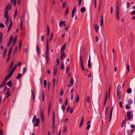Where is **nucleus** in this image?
<instances>
[{
	"instance_id": "obj_1",
	"label": "nucleus",
	"mask_w": 135,
	"mask_h": 135,
	"mask_svg": "<svg viewBox=\"0 0 135 135\" xmlns=\"http://www.w3.org/2000/svg\"><path fill=\"white\" fill-rule=\"evenodd\" d=\"M46 52L45 55L46 59V64L48 65L49 64V58L48 54H49V40L47 39L46 42Z\"/></svg>"
},
{
	"instance_id": "obj_2",
	"label": "nucleus",
	"mask_w": 135,
	"mask_h": 135,
	"mask_svg": "<svg viewBox=\"0 0 135 135\" xmlns=\"http://www.w3.org/2000/svg\"><path fill=\"white\" fill-rule=\"evenodd\" d=\"M119 1L118 0L117 2V3H116V17H117V18L118 20L119 19Z\"/></svg>"
},
{
	"instance_id": "obj_3",
	"label": "nucleus",
	"mask_w": 135,
	"mask_h": 135,
	"mask_svg": "<svg viewBox=\"0 0 135 135\" xmlns=\"http://www.w3.org/2000/svg\"><path fill=\"white\" fill-rule=\"evenodd\" d=\"M83 57L81 55L80 56V65L81 66V68L82 70H85V69L84 68L83 66Z\"/></svg>"
},
{
	"instance_id": "obj_4",
	"label": "nucleus",
	"mask_w": 135,
	"mask_h": 135,
	"mask_svg": "<svg viewBox=\"0 0 135 135\" xmlns=\"http://www.w3.org/2000/svg\"><path fill=\"white\" fill-rule=\"evenodd\" d=\"M40 120V119L39 118L36 119H33V118L32 122L33 123H35L36 121V123H35L34 125L35 126H39L38 123H39Z\"/></svg>"
},
{
	"instance_id": "obj_5",
	"label": "nucleus",
	"mask_w": 135,
	"mask_h": 135,
	"mask_svg": "<svg viewBox=\"0 0 135 135\" xmlns=\"http://www.w3.org/2000/svg\"><path fill=\"white\" fill-rule=\"evenodd\" d=\"M76 7H74L72 11V18H73L74 16L75 15L76 12Z\"/></svg>"
},
{
	"instance_id": "obj_6",
	"label": "nucleus",
	"mask_w": 135,
	"mask_h": 135,
	"mask_svg": "<svg viewBox=\"0 0 135 135\" xmlns=\"http://www.w3.org/2000/svg\"><path fill=\"white\" fill-rule=\"evenodd\" d=\"M57 67L55 66H54V69L53 71V74L54 76H55L56 75L57 73Z\"/></svg>"
},
{
	"instance_id": "obj_7",
	"label": "nucleus",
	"mask_w": 135,
	"mask_h": 135,
	"mask_svg": "<svg viewBox=\"0 0 135 135\" xmlns=\"http://www.w3.org/2000/svg\"><path fill=\"white\" fill-rule=\"evenodd\" d=\"M4 17L5 18H9V16L8 15V12L6 10H5L4 12Z\"/></svg>"
},
{
	"instance_id": "obj_8",
	"label": "nucleus",
	"mask_w": 135,
	"mask_h": 135,
	"mask_svg": "<svg viewBox=\"0 0 135 135\" xmlns=\"http://www.w3.org/2000/svg\"><path fill=\"white\" fill-rule=\"evenodd\" d=\"M11 8L12 5L10 3H9L6 6L5 8V10L7 11H10L11 9Z\"/></svg>"
},
{
	"instance_id": "obj_9",
	"label": "nucleus",
	"mask_w": 135,
	"mask_h": 135,
	"mask_svg": "<svg viewBox=\"0 0 135 135\" xmlns=\"http://www.w3.org/2000/svg\"><path fill=\"white\" fill-rule=\"evenodd\" d=\"M62 54H61L60 57L61 59L62 60H63V59L65 58L66 56V54L65 52H63Z\"/></svg>"
},
{
	"instance_id": "obj_10",
	"label": "nucleus",
	"mask_w": 135,
	"mask_h": 135,
	"mask_svg": "<svg viewBox=\"0 0 135 135\" xmlns=\"http://www.w3.org/2000/svg\"><path fill=\"white\" fill-rule=\"evenodd\" d=\"M10 24H9V26L8 27V31H7V32H9V31H10V30H11V29L12 26V21L11 19H10Z\"/></svg>"
},
{
	"instance_id": "obj_11",
	"label": "nucleus",
	"mask_w": 135,
	"mask_h": 135,
	"mask_svg": "<svg viewBox=\"0 0 135 135\" xmlns=\"http://www.w3.org/2000/svg\"><path fill=\"white\" fill-rule=\"evenodd\" d=\"M127 120H130L131 118V113L130 112H128L127 113Z\"/></svg>"
},
{
	"instance_id": "obj_12",
	"label": "nucleus",
	"mask_w": 135,
	"mask_h": 135,
	"mask_svg": "<svg viewBox=\"0 0 135 135\" xmlns=\"http://www.w3.org/2000/svg\"><path fill=\"white\" fill-rule=\"evenodd\" d=\"M100 25L101 26L103 25V15H101V18L100 20Z\"/></svg>"
},
{
	"instance_id": "obj_13",
	"label": "nucleus",
	"mask_w": 135,
	"mask_h": 135,
	"mask_svg": "<svg viewBox=\"0 0 135 135\" xmlns=\"http://www.w3.org/2000/svg\"><path fill=\"white\" fill-rule=\"evenodd\" d=\"M17 68V65H15L13 67V68L12 70L10 71V72L12 74H13L14 71H15V70Z\"/></svg>"
},
{
	"instance_id": "obj_14",
	"label": "nucleus",
	"mask_w": 135,
	"mask_h": 135,
	"mask_svg": "<svg viewBox=\"0 0 135 135\" xmlns=\"http://www.w3.org/2000/svg\"><path fill=\"white\" fill-rule=\"evenodd\" d=\"M3 41V34L2 32H0V44H1Z\"/></svg>"
},
{
	"instance_id": "obj_15",
	"label": "nucleus",
	"mask_w": 135,
	"mask_h": 135,
	"mask_svg": "<svg viewBox=\"0 0 135 135\" xmlns=\"http://www.w3.org/2000/svg\"><path fill=\"white\" fill-rule=\"evenodd\" d=\"M66 47V44L65 43L63 45L62 47L61 48V52L62 53V52H64V51L65 50Z\"/></svg>"
},
{
	"instance_id": "obj_16",
	"label": "nucleus",
	"mask_w": 135,
	"mask_h": 135,
	"mask_svg": "<svg viewBox=\"0 0 135 135\" xmlns=\"http://www.w3.org/2000/svg\"><path fill=\"white\" fill-rule=\"evenodd\" d=\"M52 120V122H55V114L54 111L53 112Z\"/></svg>"
},
{
	"instance_id": "obj_17",
	"label": "nucleus",
	"mask_w": 135,
	"mask_h": 135,
	"mask_svg": "<svg viewBox=\"0 0 135 135\" xmlns=\"http://www.w3.org/2000/svg\"><path fill=\"white\" fill-rule=\"evenodd\" d=\"M31 93H32V95H31V98H33V100H34L35 99V95L34 94V92L33 90L31 89Z\"/></svg>"
},
{
	"instance_id": "obj_18",
	"label": "nucleus",
	"mask_w": 135,
	"mask_h": 135,
	"mask_svg": "<svg viewBox=\"0 0 135 135\" xmlns=\"http://www.w3.org/2000/svg\"><path fill=\"white\" fill-rule=\"evenodd\" d=\"M12 80H10L7 83V85L9 87H10L12 85Z\"/></svg>"
},
{
	"instance_id": "obj_19",
	"label": "nucleus",
	"mask_w": 135,
	"mask_h": 135,
	"mask_svg": "<svg viewBox=\"0 0 135 135\" xmlns=\"http://www.w3.org/2000/svg\"><path fill=\"white\" fill-rule=\"evenodd\" d=\"M12 75L13 74H12L10 72L9 73L8 75L5 77L6 79H9L10 78V76H12Z\"/></svg>"
},
{
	"instance_id": "obj_20",
	"label": "nucleus",
	"mask_w": 135,
	"mask_h": 135,
	"mask_svg": "<svg viewBox=\"0 0 135 135\" xmlns=\"http://www.w3.org/2000/svg\"><path fill=\"white\" fill-rule=\"evenodd\" d=\"M36 50L37 54L38 56H39L40 54V49L38 45L36 46Z\"/></svg>"
},
{
	"instance_id": "obj_21",
	"label": "nucleus",
	"mask_w": 135,
	"mask_h": 135,
	"mask_svg": "<svg viewBox=\"0 0 135 135\" xmlns=\"http://www.w3.org/2000/svg\"><path fill=\"white\" fill-rule=\"evenodd\" d=\"M22 41L21 40H20L19 42V49L20 50H21V46H22Z\"/></svg>"
},
{
	"instance_id": "obj_22",
	"label": "nucleus",
	"mask_w": 135,
	"mask_h": 135,
	"mask_svg": "<svg viewBox=\"0 0 135 135\" xmlns=\"http://www.w3.org/2000/svg\"><path fill=\"white\" fill-rule=\"evenodd\" d=\"M94 29H95L96 32H97L99 30V26L98 25H95L94 26Z\"/></svg>"
},
{
	"instance_id": "obj_23",
	"label": "nucleus",
	"mask_w": 135,
	"mask_h": 135,
	"mask_svg": "<svg viewBox=\"0 0 135 135\" xmlns=\"http://www.w3.org/2000/svg\"><path fill=\"white\" fill-rule=\"evenodd\" d=\"M17 36H16L15 38L14 39V41H13V43H12V47H13L15 45V44L16 43V41L17 40Z\"/></svg>"
},
{
	"instance_id": "obj_24",
	"label": "nucleus",
	"mask_w": 135,
	"mask_h": 135,
	"mask_svg": "<svg viewBox=\"0 0 135 135\" xmlns=\"http://www.w3.org/2000/svg\"><path fill=\"white\" fill-rule=\"evenodd\" d=\"M44 93L45 92L44 91H43L42 93V99L43 102H44V99H45V96H44Z\"/></svg>"
},
{
	"instance_id": "obj_25",
	"label": "nucleus",
	"mask_w": 135,
	"mask_h": 135,
	"mask_svg": "<svg viewBox=\"0 0 135 135\" xmlns=\"http://www.w3.org/2000/svg\"><path fill=\"white\" fill-rule=\"evenodd\" d=\"M11 3L12 4H13L14 3V6H16V0H10Z\"/></svg>"
},
{
	"instance_id": "obj_26",
	"label": "nucleus",
	"mask_w": 135,
	"mask_h": 135,
	"mask_svg": "<svg viewBox=\"0 0 135 135\" xmlns=\"http://www.w3.org/2000/svg\"><path fill=\"white\" fill-rule=\"evenodd\" d=\"M65 21H61L59 22V26L60 27L62 26V24H63L64 23H65Z\"/></svg>"
},
{
	"instance_id": "obj_27",
	"label": "nucleus",
	"mask_w": 135,
	"mask_h": 135,
	"mask_svg": "<svg viewBox=\"0 0 135 135\" xmlns=\"http://www.w3.org/2000/svg\"><path fill=\"white\" fill-rule=\"evenodd\" d=\"M120 93H117V96L118 99L119 100L121 99V95L119 94Z\"/></svg>"
},
{
	"instance_id": "obj_28",
	"label": "nucleus",
	"mask_w": 135,
	"mask_h": 135,
	"mask_svg": "<svg viewBox=\"0 0 135 135\" xmlns=\"http://www.w3.org/2000/svg\"><path fill=\"white\" fill-rule=\"evenodd\" d=\"M40 116L41 117H43L44 116V113L43 112V109L42 108H41L40 109Z\"/></svg>"
},
{
	"instance_id": "obj_29",
	"label": "nucleus",
	"mask_w": 135,
	"mask_h": 135,
	"mask_svg": "<svg viewBox=\"0 0 135 135\" xmlns=\"http://www.w3.org/2000/svg\"><path fill=\"white\" fill-rule=\"evenodd\" d=\"M107 96H108V91L107 92V93L106 94V96L105 98L104 102V106L105 105V104L106 103L107 99Z\"/></svg>"
},
{
	"instance_id": "obj_30",
	"label": "nucleus",
	"mask_w": 135,
	"mask_h": 135,
	"mask_svg": "<svg viewBox=\"0 0 135 135\" xmlns=\"http://www.w3.org/2000/svg\"><path fill=\"white\" fill-rule=\"evenodd\" d=\"M13 63H14V61H12L10 65V66L9 67V70H10L12 68V66H13Z\"/></svg>"
},
{
	"instance_id": "obj_31",
	"label": "nucleus",
	"mask_w": 135,
	"mask_h": 135,
	"mask_svg": "<svg viewBox=\"0 0 135 135\" xmlns=\"http://www.w3.org/2000/svg\"><path fill=\"white\" fill-rule=\"evenodd\" d=\"M86 11V9L85 7H83L82 8L80 9V11L81 12L84 13Z\"/></svg>"
},
{
	"instance_id": "obj_32",
	"label": "nucleus",
	"mask_w": 135,
	"mask_h": 135,
	"mask_svg": "<svg viewBox=\"0 0 135 135\" xmlns=\"http://www.w3.org/2000/svg\"><path fill=\"white\" fill-rule=\"evenodd\" d=\"M9 22V18L6 19V21L5 25L6 26H7L8 25V24Z\"/></svg>"
},
{
	"instance_id": "obj_33",
	"label": "nucleus",
	"mask_w": 135,
	"mask_h": 135,
	"mask_svg": "<svg viewBox=\"0 0 135 135\" xmlns=\"http://www.w3.org/2000/svg\"><path fill=\"white\" fill-rule=\"evenodd\" d=\"M67 4L66 2H64L63 3L62 6V8H65V6H67Z\"/></svg>"
},
{
	"instance_id": "obj_34",
	"label": "nucleus",
	"mask_w": 135,
	"mask_h": 135,
	"mask_svg": "<svg viewBox=\"0 0 135 135\" xmlns=\"http://www.w3.org/2000/svg\"><path fill=\"white\" fill-rule=\"evenodd\" d=\"M70 86H72L73 84V78H71L70 80Z\"/></svg>"
},
{
	"instance_id": "obj_35",
	"label": "nucleus",
	"mask_w": 135,
	"mask_h": 135,
	"mask_svg": "<svg viewBox=\"0 0 135 135\" xmlns=\"http://www.w3.org/2000/svg\"><path fill=\"white\" fill-rule=\"evenodd\" d=\"M20 30H22V20L21 18V19H20Z\"/></svg>"
},
{
	"instance_id": "obj_36",
	"label": "nucleus",
	"mask_w": 135,
	"mask_h": 135,
	"mask_svg": "<svg viewBox=\"0 0 135 135\" xmlns=\"http://www.w3.org/2000/svg\"><path fill=\"white\" fill-rule=\"evenodd\" d=\"M69 8H67L66 10L65 11V15H67L69 13Z\"/></svg>"
},
{
	"instance_id": "obj_37",
	"label": "nucleus",
	"mask_w": 135,
	"mask_h": 135,
	"mask_svg": "<svg viewBox=\"0 0 135 135\" xmlns=\"http://www.w3.org/2000/svg\"><path fill=\"white\" fill-rule=\"evenodd\" d=\"M18 49V47L16 46L15 48V49L14 50V51L13 52V54L14 55H15V54L16 53V52H17V50Z\"/></svg>"
},
{
	"instance_id": "obj_38",
	"label": "nucleus",
	"mask_w": 135,
	"mask_h": 135,
	"mask_svg": "<svg viewBox=\"0 0 135 135\" xmlns=\"http://www.w3.org/2000/svg\"><path fill=\"white\" fill-rule=\"evenodd\" d=\"M113 107L112 108V109L111 111L110 112V116L109 122H110V121L111 120V119L112 117V110H113Z\"/></svg>"
},
{
	"instance_id": "obj_39",
	"label": "nucleus",
	"mask_w": 135,
	"mask_h": 135,
	"mask_svg": "<svg viewBox=\"0 0 135 135\" xmlns=\"http://www.w3.org/2000/svg\"><path fill=\"white\" fill-rule=\"evenodd\" d=\"M79 95H78L77 94V95L76 97V103H78L79 102Z\"/></svg>"
},
{
	"instance_id": "obj_40",
	"label": "nucleus",
	"mask_w": 135,
	"mask_h": 135,
	"mask_svg": "<svg viewBox=\"0 0 135 135\" xmlns=\"http://www.w3.org/2000/svg\"><path fill=\"white\" fill-rule=\"evenodd\" d=\"M64 69V64L62 63L60 66V69L61 70H63Z\"/></svg>"
},
{
	"instance_id": "obj_41",
	"label": "nucleus",
	"mask_w": 135,
	"mask_h": 135,
	"mask_svg": "<svg viewBox=\"0 0 135 135\" xmlns=\"http://www.w3.org/2000/svg\"><path fill=\"white\" fill-rule=\"evenodd\" d=\"M51 107V103H50V104H49V106L48 109V114H50V109Z\"/></svg>"
},
{
	"instance_id": "obj_42",
	"label": "nucleus",
	"mask_w": 135,
	"mask_h": 135,
	"mask_svg": "<svg viewBox=\"0 0 135 135\" xmlns=\"http://www.w3.org/2000/svg\"><path fill=\"white\" fill-rule=\"evenodd\" d=\"M13 47L12 46L10 47L8 53L11 54V53L12 52Z\"/></svg>"
},
{
	"instance_id": "obj_43",
	"label": "nucleus",
	"mask_w": 135,
	"mask_h": 135,
	"mask_svg": "<svg viewBox=\"0 0 135 135\" xmlns=\"http://www.w3.org/2000/svg\"><path fill=\"white\" fill-rule=\"evenodd\" d=\"M27 70V69L26 68L24 67L23 68V72L22 73L23 74H24L25 73H26Z\"/></svg>"
},
{
	"instance_id": "obj_44",
	"label": "nucleus",
	"mask_w": 135,
	"mask_h": 135,
	"mask_svg": "<svg viewBox=\"0 0 135 135\" xmlns=\"http://www.w3.org/2000/svg\"><path fill=\"white\" fill-rule=\"evenodd\" d=\"M110 85H109V92H108V98H110Z\"/></svg>"
},
{
	"instance_id": "obj_45",
	"label": "nucleus",
	"mask_w": 135,
	"mask_h": 135,
	"mask_svg": "<svg viewBox=\"0 0 135 135\" xmlns=\"http://www.w3.org/2000/svg\"><path fill=\"white\" fill-rule=\"evenodd\" d=\"M70 66L69 65L68 66L66 67V73H68L70 68Z\"/></svg>"
},
{
	"instance_id": "obj_46",
	"label": "nucleus",
	"mask_w": 135,
	"mask_h": 135,
	"mask_svg": "<svg viewBox=\"0 0 135 135\" xmlns=\"http://www.w3.org/2000/svg\"><path fill=\"white\" fill-rule=\"evenodd\" d=\"M120 87H118L117 88V93H121V92H120Z\"/></svg>"
},
{
	"instance_id": "obj_47",
	"label": "nucleus",
	"mask_w": 135,
	"mask_h": 135,
	"mask_svg": "<svg viewBox=\"0 0 135 135\" xmlns=\"http://www.w3.org/2000/svg\"><path fill=\"white\" fill-rule=\"evenodd\" d=\"M90 97L89 95H88L87 97V102L88 103L90 102Z\"/></svg>"
},
{
	"instance_id": "obj_48",
	"label": "nucleus",
	"mask_w": 135,
	"mask_h": 135,
	"mask_svg": "<svg viewBox=\"0 0 135 135\" xmlns=\"http://www.w3.org/2000/svg\"><path fill=\"white\" fill-rule=\"evenodd\" d=\"M21 76V74L20 73L16 77V78L17 79H20V77Z\"/></svg>"
},
{
	"instance_id": "obj_49",
	"label": "nucleus",
	"mask_w": 135,
	"mask_h": 135,
	"mask_svg": "<svg viewBox=\"0 0 135 135\" xmlns=\"http://www.w3.org/2000/svg\"><path fill=\"white\" fill-rule=\"evenodd\" d=\"M131 108V107L130 105L127 104L126 105V108L127 109H129Z\"/></svg>"
},
{
	"instance_id": "obj_50",
	"label": "nucleus",
	"mask_w": 135,
	"mask_h": 135,
	"mask_svg": "<svg viewBox=\"0 0 135 135\" xmlns=\"http://www.w3.org/2000/svg\"><path fill=\"white\" fill-rule=\"evenodd\" d=\"M4 27V25L2 22H1L0 24V27L1 28H3Z\"/></svg>"
},
{
	"instance_id": "obj_51",
	"label": "nucleus",
	"mask_w": 135,
	"mask_h": 135,
	"mask_svg": "<svg viewBox=\"0 0 135 135\" xmlns=\"http://www.w3.org/2000/svg\"><path fill=\"white\" fill-rule=\"evenodd\" d=\"M47 33H49L50 32V30L49 28L48 25H47Z\"/></svg>"
},
{
	"instance_id": "obj_52",
	"label": "nucleus",
	"mask_w": 135,
	"mask_h": 135,
	"mask_svg": "<svg viewBox=\"0 0 135 135\" xmlns=\"http://www.w3.org/2000/svg\"><path fill=\"white\" fill-rule=\"evenodd\" d=\"M132 103V102L131 100L129 99L128 101V104L129 105H130Z\"/></svg>"
},
{
	"instance_id": "obj_53",
	"label": "nucleus",
	"mask_w": 135,
	"mask_h": 135,
	"mask_svg": "<svg viewBox=\"0 0 135 135\" xmlns=\"http://www.w3.org/2000/svg\"><path fill=\"white\" fill-rule=\"evenodd\" d=\"M44 86L45 88L46 87V85H47V81L46 80H44Z\"/></svg>"
},
{
	"instance_id": "obj_54",
	"label": "nucleus",
	"mask_w": 135,
	"mask_h": 135,
	"mask_svg": "<svg viewBox=\"0 0 135 135\" xmlns=\"http://www.w3.org/2000/svg\"><path fill=\"white\" fill-rule=\"evenodd\" d=\"M132 91V89L131 88H129L127 90V92L129 93H131Z\"/></svg>"
},
{
	"instance_id": "obj_55",
	"label": "nucleus",
	"mask_w": 135,
	"mask_h": 135,
	"mask_svg": "<svg viewBox=\"0 0 135 135\" xmlns=\"http://www.w3.org/2000/svg\"><path fill=\"white\" fill-rule=\"evenodd\" d=\"M11 42H11L9 41H8V42L7 44V47H8L9 46L11 45Z\"/></svg>"
},
{
	"instance_id": "obj_56",
	"label": "nucleus",
	"mask_w": 135,
	"mask_h": 135,
	"mask_svg": "<svg viewBox=\"0 0 135 135\" xmlns=\"http://www.w3.org/2000/svg\"><path fill=\"white\" fill-rule=\"evenodd\" d=\"M17 9H16L15 10V14L14 15V18H15L16 17V16L17 14Z\"/></svg>"
},
{
	"instance_id": "obj_57",
	"label": "nucleus",
	"mask_w": 135,
	"mask_h": 135,
	"mask_svg": "<svg viewBox=\"0 0 135 135\" xmlns=\"http://www.w3.org/2000/svg\"><path fill=\"white\" fill-rule=\"evenodd\" d=\"M61 108L63 110V113H64L65 107L64 106V105H63L61 106Z\"/></svg>"
},
{
	"instance_id": "obj_58",
	"label": "nucleus",
	"mask_w": 135,
	"mask_h": 135,
	"mask_svg": "<svg viewBox=\"0 0 135 135\" xmlns=\"http://www.w3.org/2000/svg\"><path fill=\"white\" fill-rule=\"evenodd\" d=\"M5 84H4V83H3V82H2L1 84L0 85V89L2 87H3L5 85Z\"/></svg>"
},
{
	"instance_id": "obj_59",
	"label": "nucleus",
	"mask_w": 135,
	"mask_h": 135,
	"mask_svg": "<svg viewBox=\"0 0 135 135\" xmlns=\"http://www.w3.org/2000/svg\"><path fill=\"white\" fill-rule=\"evenodd\" d=\"M55 122H52V128L54 129H54L55 128Z\"/></svg>"
},
{
	"instance_id": "obj_60",
	"label": "nucleus",
	"mask_w": 135,
	"mask_h": 135,
	"mask_svg": "<svg viewBox=\"0 0 135 135\" xmlns=\"http://www.w3.org/2000/svg\"><path fill=\"white\" fill-rule=\"evenodd\" d=\"M13 36L12 35H11L10 38L9 40V41L12 42L13 40Z\"/></svg>"
},
{
	"instance_id": "obj_61",
	"label": "nucleus",
	"mask_w": 135,
	"mask_h": 135,
	"mask_svg": "<svg viewBox=\"0 0 135 135\" xmlns=\"http://www.w3.org/2000/svg\"><path fill=\"white\" fill-rule=\"evenodd\" d=\"M56 62L57 63V65H58L59 63V58H57L56 59Z\"/></svg>"
},
{
	"instance_id": "obj_62",
	"label": "nucleus",
	"mask_w": 135,
	"mask_h": 135,
	"mask_svg": "<svg viewBox=\"0 0 135 135\" xmlns=\"http://www.w3.org/2000/svg\"><path fill=\"white\" fill-rule=\"evenodd\" d=\"M68 104V99L67 98L66 99V100H65V106H66Z\"/></svg>"
},
{
	"instance_id": "obj_63",
	"label": "nucleus",
	"mask_w": 135,
	"mask_h": 135,
	"mask_svg": "<svg viewBox=\"0 0 135 135\" xmlns=\"http://www.w3.org/2000/svg\"><path fill=\"white\" fill-rule=\"evenodd\" d=\"M6 53H7L6 52H4V51L3 52V58H4L5 57V56L6 55Z\"/></svg>"
},
{
	"instance_id": "obj_64",
	"label": "nucleus",
	"mask_w": 135,
	"mask_h": 135,
	"mask_svg": "<svg viewBox=\"0 0 135 135\" xmlns=\"http://www.w3.org/2000/svg\"><path fill=\"white\" fill-rule=\"evenodd\" d=\"M91 65V62L88 63V66L89 69H90Z\"/></svg>"
}]
</instances>
